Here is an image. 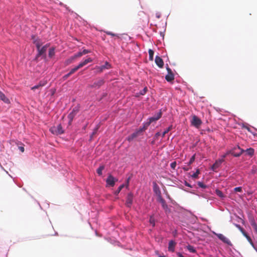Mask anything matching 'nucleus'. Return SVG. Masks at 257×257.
Segmentation results:
<instances>
[{"instance_id": "obj_41", "label": "nucleus", "mask_w": 257, "mask_h": 257, "mask_svg": "<svg viewBox=\"0 0 257 257\" xmlns=\"http://www.w3.org/2000/svg\"><path fill=\"white\" fill-rule=\"evenodd\" d=\"M236 227H237L242 233L244 234V233H245L244 231V229L242 227L240 226L239 224H235Z\"/></svg>"}, {"instance_id": "obj_48", "label": "nucleus", "mask_w": 257, "mask_h": 257, "mask_svg": "<svg viewBox=\"0 0 257 257\" xmlns=\"http://www.w3.org/2000/svg\"><path fill=\"white\" fill-rule=\"evenodd\" d=\"M166 69L168 72V74L173 73L171 69L168 66L166 68Z\"/></svg>"}, {"instance_id": "obj_2", "label": "nucleus", "mask_w": 257, "mask_h": 257, "mask_svg": "<svg viewBox=\"0 0 257 257\" xmlns=\"http://www.w3.org/2000/svg\"><path fill=\"white\" fill-rule=\"evenodd\" d=\"M162 114V113L161 111H160L155 114L153 116L150 117L148 119V121L145 123V129H147V128L150 125L152 122L156 121L157 120H159L161 117Z\"/></svg>"}, {"instance_id": "obj_24", "label": "nucleus", "mask_w": 257, "mask_h": 257, "mask_svg": "<svg viewBox=\"0 0 257 257\" xmlns=\"http://www.w3.org/2000/svg\"><path fill=\"white\" fill-rule=\"evenodd\" d=\"M55 48L51 47L49 50V57L52 58L55 55Z\"/></svg>"}, {"instance_id": "obj_42", "label": "nucleus", "mask_w": 257, "mask_h": 257, "mask_svg": "<svg viewBox=\"0 0 257 257\" xmlns=\"http://www.w3.org/2000/svg\"><path fill=\"white\" fill-rule=\"evenodd\" d=\"M147 91V88L145 87L142 90L140 91V94L144 95Z\"/></svg>"}, {"instance_id": "obj_52", "label": "nucleus", "mask_w": 257, "mask_h": 257, "mask_svg": "<svg viewBox=\"0 0 257 257\" xmlns=\"http://www.w3.org/2000/svg\"><path fill=\"white\" fill-rule=\"evenodd\" d=\"M145 124H144V127L143 128H140V130L138 132V133L139 132H142L145 131L146 130V129H145Z\"/></svg>"}, {"instance_id": "obj_38", "label": "nucleus", "mask_w": 257, "mask_h": 257, "mask_svg": "<svg viewBox=\"0 0 257 257\" xmlns=\"http://www.w3.org/2000/svg\"><path fill=\"white\" fill-rule=\"evenodd\" d=\"M216 193L218 196H219L220 197H223V194L222 192L219 190H216Z\"/></svg>"}, {"instance_id": "obj_40", "label": "nucleus", "mask_w": 257, "mask_h": 257, "mask_svg": "<svg viewBox=\"0 0 257 257\" xmlns=\"http://www.w3.org/2000/svg\"><path fill=\"white\" fill-rule=\"evenodd\" d=\"M150 222L153 226H155V219L153 217H151L150 219Z\"/></svg>"}, {"instance_id": "obj_17", "label": "nucleus", "mask_w": 257, "mask_h": 257, "mask_svg": "<svg viewBox=\"0 0 257 257\" xmlns=\"http://www.w3.org/2000/svg\"><path fill=\"white\" fill-rule=\"evenodd\" d=\"M163 208L164 209L166 213H168L171 212L170 209L169 208L167 204L166 203L165 200L163 202L161 203Z\"/></svg>"}, {"instance_id": "obj_59", "label": "nucleus", "mask_w": 257, "mask_h": 257, "mask_svg": "<svg viewBox=\"0 0 257 257\" xmlns=\"http://www.w3.org/2000/svg\"><path fill=\"white\" fill-rule=\"evenodd\" d=\"M183 169L185 170V171H188L189 168H183Z\"/></svg>"}, {"instance_id": "obj_46", "label": "nucleus", "mask_w": 257, "mask_h": 257, "mask_svg": "<svg viewBox=\"0 0 257 257\" xmlns=\"http://www.w3.org/2000/svg\"><path fill=\"white\" fill-rule=\"evenodd\" d=\"M40 87L39 86L38 84H37L31 88L32 90H35L36 89H40Z\"/></svg>"}, {"instance_id": "obj_16", "label": "nucleus", "mask_w": 257, "mask_h": 257, "mask_svg": "<svg viewBox=\"0 0 257 257\" xmlns=\"http://www.w3.org/2000/svg\"><path fill=\"white\" fill-rule=\"evenodd\" d=\"M92 61V59L91 58H88L86 59H85V60H84L83 61L80 62L78 65V67H79L80 68L83 67L84 66H85V65H86L87 64H88V63H90V62H91Z\"/></svg>"}, {"instance_id": "obj_49", "label": "nucleus", "mask_w": 257, "mask_h": 257, "mask_svg": "<svg viewBox=\"0 0 257 257\" xmlns=\"http://www.w3.org/2000/svg\"><path fill=\"white\" fill-rule=\"evenodd\" d=\"M98 129V127H97L94 130V131H93V133L92 134V135L91 136V137H92V136L94 135L96 133Z\"/></svg>"}, {"instance_id": "obj_44", "label": "nucleus", "mask_w": 257, "mask_h": 257, "mask_svg": "<svg viewBox=\"0 0 257 257\" xmlns=\"http://www.w3.org/2000/svg\"><path fill=\"white\" fill-rule=\"evenodd\" d=\"M198 185L199 187L202 188H205L206 187V186L202 182H199L198 183Z\"/></svg>"}, {"instance_id": "obj_20", "label": "nucleus", "mask_w": 257, "mask_h": 257, "mask_svg": "<svg viewBox=\"0 0 257 257\" xmlns=\"http://www.w3.org/2000/svg\"><path fill=\"white\" fill-rule=\"evenodd\" d=\"M238 149L239 150V152L236 153L234 151H233L231 153L232 155H233L234 157H239L242 154V153L244 151L243 150L240 149L239 147H238Z\"/></svg>"}, {"instance_id": "obj_34", "label": "nucleus", "mask_w": 257, "mask_h": 257, "mask_svg": "<svg viewBox=\"0 0 257 257\" xmlns=\"http://www.w3.org/2000/svg\"><path fill=\"white\" fill-rule=\"evenodd\" d=\"M80 68L78 67V66L77 65V66L75 67L74 68H73V69H72L69 72L70 74L71 75H72V74H73L74 72H75L77 70H78Z\"/></svg>"}, {"instance_id": "obj_63", "label": "nucleus", "mask_w": 257, "mask_h": 257, "mask_svg": "<svg viewBox=\"0 0 257 257\" xmlns=\"http://www.w3.org/2000/svg\"><path fill=\"white\" fill-rule=\"evenodd\" d=\"M255 232L257 234V227L254 229Z\"/></svg>"}, {"instance_id": "obj_47", "label": "nucleus", "mask_w": 257, "mask_h": 257, "mask_svg": "<svg viewBox=\"0 0 257 257\" xmlns=\"http://www.w3.org/2000/svg\"><path fill=\"white\" fill-rule=\"evenodd\" d=\"M108 35H109L111 38L114 37H118L115 33H107Z\"/></svg>"}, {"instance_id": "obj_13", "label": "nucleus", "mask_w": 257, "mask_h": 257, "mask_svg": "<svg viewBox=\"0 0 257 257\" xmlns=\"http://www.w3.org/2000/svg\"><path fill=\"white\" fill-rule=\"evenodd\" d=\"M176 244V243L174 240H170L169 242L168 250L171 252H174Z\"/></svg>"}, {"instance_id": "obj_10", "label": "nucleus", "mask_w": 257, "mask_h": 257, "mask_svg": "<svg viewBox=\"0 0 257 257\" xmlns=\"http://www.w3.org/2000/svg\"><path fill=\"white\" fill-rule=\"evenodd\" d=\"M133 195L132 193H130L128 194L126 200V203L125 204L128 207H130L133 203Z\"/></svg>"}, {"instance_id": "obj_33", "label": "nucleus", "mask_w": 257, "mask_h": 257, "mask_svg": "<svg viewBox=\"0 0 257 257\" xmlns=\"http://www.w3.org/2000/svg\"><path fill=\"white\" fill-rule=\"evenodd\" d=\"M47 83L46 80H42L39 82L38 85L40 87V88H42L43 86H45Z\"/></svg>"}, {"instance_id": "obj_7", "label": "nucleus", "mask_w": 257, "mask_h": 257, "mask_svg": "<svg viewBox=\"0 0 257 257\" xmlns=\"http://www.w3.org/2000/svg\"><path fill=\"white\" fill-rule=\"evenodd\" d=\"M215 234L217 236V237L219 239H220L224 243H226L229 245H232L231 241L222 234L215 233Z\"/></svg>"}, {"instance_id": "obj_35", "label": "nucleus", "mask_w": 257, "mask_h": 257, "mask_svg": "<svg viewBox=\"0 0 257 257\" xmlns=\"http://www.w3.org/2000/svg\"><path fill=\"white\" fill-rule=\"evenodd\" d=\"M195 159V155H194L190 158V161L188 162V165H190L191 164H192L194 162Z\"/></svg>"}, {"instance_id": "obj_32", "label": "nucleus", "mask_w": 257, "mask_h": 257, "mask_svg": "<svg viewBox=\"0 0 257 257\" xmlns=\"http://www.w3.org/2000/svg\"><path fill=\"white\" fill-rule=\"evenodd\" d=\"M124 185L123 184L121 185L117 189L115 192V194L117 195L120 191L121 190V189L124 187Z\"/></svg>"}, {"instance_id": "obj_43", "label": "nucleus", "mask_w": 257, "mask_h": 257, "mask_svg": "<svg viewBox=\"0 0 257 257\" xmlns=\"http://www.w3.org/2000/svg\"><path fill=\"white\" fill-rule=\"evenodd\" d=\"M234 190L235 192H241L242 191V188L241 187H235L234 189Z\"/></svg>"}, {"instance_id": "obj_56", "label": "nucleus", "mask_w": 257, "mask_h": 257, "mask_svg": "<svg viewBox=\"0 0 257 257\" xmlns=\"http://www.w3.org/2000/svg\"><path fill=\"white\" fill-rule=\"evenodd\" d=\"M19 149L20 150V151L22 152H24V148L23 147H19Z\"/></svg>"}, {"instance_id": "obj_37", "label": "nucleus", "mask_w": 257, "mask_h": 257, "mask_svg": "<svg viewBox=\"0 0 257 257\" xmlns=\"http://www.w3.org/2000/svg\"><path fill=\"white\" fill-rule=\"evenodd\" d=\"M82 55H83V54H82V52H78L77 53L75 54L73 56L74 58V59H75L76 58H77L78 57H81Z\"/></svg>"}, {"instance_id": "obj_27", "label": "nucleus", "mask_w": 257, "mask_h": 257, "mask_svg": "<svg viewBox=\"0 0 257 257\" xmlns=\"http://www.w3.org/2000/svg\"><path fill=\"white\" fill-rule=\"evenodd\" d=\"M149 59L153 61L154 59V51L152 49L149 50Z\"/></svg>"}, {"instance_id": "obj_1", "label": "nucleus", "mask_w": 257, "mask_h": 257, "mask_svg": "<svg viewBox=\"0 0 257 257\" xmlns=\"http://www.w3.org/2000/svg\"><path fill=\"white\" fill-rule=\"evenodd\" d=\"M137 21L139 24H148L149 21L148 17L143 12H140L137 18Z\"/></svg>"}, {"instance_id": "obj_61", "label": "nucleus", "mask_w": 257, "mask_h": 257, "mask_svg": "<svg viewBox=\"0 0 257 257\" xmlns=\"http://www.w3.org/2000/svg\"><path fill=\"white\" fill-rule=\"evenodd\" d=\"M185 185H186V186H187L190 187V185H189V184H188V183H185Z\"/></svg>"}, {"instance_id": "obj_8", "label": "nucleus", "mask_w": 257, "mask_h": 257, "mask_svg": "<svg viewBox=\"0 0 257 257\" xmlns=\"http://www.w3.org/2000/svg\"><path fill=\"white\" fill-rule=\"evenodd\" d=\"M225 157V155L223 156V158L221 159H219L216 160L215 163L212 166V170L214 171H216L217 169H218L221 165V164L224 162V158Z\"/></svg>"}, {"instance_id": "obj_11", "label": "nucleus", "mask_w": 257, "mask_h": 257, "mask_svg": "<svg viewBox=\"0 0 257 257\" xmlns=\"http://www.w3.org/2000/svg\"><path fill=\"white\" fill-rule=\"evenodd\" d=\"M104 80L102 79H99L95 81L91 85V87H99L104 84Z\"/></svg>"}, {"instance_id": "obj_45", "label": "nucleus", "mask_w": 257, "mask_h": 257, "mask_svg": "<svg viewBox=\"0 0 257 257\" xmlns=\"http://www.w3.org/2000/svg\"><path fill=\"white\" fill-rule=\"evenodd\" d=\"M83 55L86 54L90 52V51H89L88 50L84 49L82 52H81Z\"/></svg>"}, {"instance_id": "obj_22", "label": "nucleus", "mask_w": 257, "mask_h": 257, "mask_svg": "<svg viewBox=\"0 0 257 257\" xmlns=\"http://www.w3.org/2000/svg\"><path fill=\"white\" fill-rule=\"evenodd\" d=\"M138 136V132H135L132 134L131 136H130L127 138V140L129 142L133 141L135 138H137Z\"/></svg>"}, {"instance_id": "obj_60", "label": "nucleus", "mask_w": 257, "mask_h": 257, "mask_svg": "<svg viewBox=\"0 0 257 257\" xmlns=\"http://www.w3.org/2000/svg\"><path fill=\"white\" fill-rule=\"evenodd\" d=\"M160 135V133L159 132H158L156 134V137H158Z\"/></svg>"}, {"instance_id": "obj_31", "label": "nucleus", "mask_w": 257, "mask_h": 257, "mask_svg": "<svg viewBox=\"0 0 257 257\" xmlns=\"http://www.w3.org/2000/svg\"><path fill=\"white\" fill-rule=\"evenodd\" d=\"M187 248L188 249V250L191 252H195L196 251L195 249H194V248L193 247V246L190 245H189L188 246H187Z\"/></svg>"}, {"instance_id": "obj_36", "label": "nucleus", "mask_w": 257, "mask_h": 257, "mask_svg": "<svg viewBox=\"0 0 257 257\" xmlns=\"http://www.w3.org/2000/svg\"><path fill=\"white\" fill-rule=\"evenodd\" d=\"M157 200L160 202L161 203L162 202H163V201H165V200L162 198L161 194L157 195Z\"/></svg>"}, {"instance_id": "obj_29", "label": "nucleus", "mask_w": 257, "mask_h": 257, "mask_svg": "<svg viewBox=\"0 0 257 257\" xmlns=\"http://www.w3.org/2000/svg\"><path fill=\"white\" fill-rule=\"evenodd\" d=\"M200 174V171L199 169H197L195 173H194L193 175H192L191 177L194 179H196L198 178V175Z\"/></svg>"}, {"instance_id": "obj_23", "label": "nucleus", "mask_w": 257, "mask_h": 257, "mask_svg": "<svg viewBox=\"0 0 257 257\" xmlns=\"http://www.w3.org/2000/svg\"><path fill=\"white\" fill-rule=\"evenodd\" d=\"M245 151L246 154L250 156H252L254 152V149L251 148L246 149Z\"/></svg>"}, {"instance_id": "obj_28", "label": "nucleus", "mask_w": 257, "mask_h": 257, "mask_svg": "<svg viewBox=\"0 0 257 257\" xmlns=\"http://www.w3.org/2000/svg\"><path fill=\"white\" fill-rule=\"evenodd\" d=\"M172 129V125H170L167 128H166L165 131L162 134V137L164 138L166 134H167L169 131H170Z\"/></svg>"}, {"instance_id": "obj_50", "label": "nucleus", "mask_w": 257, "mask_h": 257, "mask_svg": "<svg viewBox=\"0 0 257 257\" xmlns=\"http://www.w3.org/2000/svg\"><path fill=\"white\" fill-rule=\"evenodd\" d=\"M71 75V74H70V73L69 72L68 74L65 75L64 76H63V78L64 79H67V78H68Z\"/></svg>"}, {"instance_id": "obj_26", "label": "nucleus", "mask_w": 257, "mask_h": 257, "mask_svg": "<svg viewBox=\"0 0 257 257\" xmlns=\"http://www.w3.org/2000/svg\"><path fill=\"white\" fill-rule=\"evenodd\" d=\"M101 66V69H109L110 68V65L107 62H105V64Z\"/></svg>"}, {"instance_id": "obj_15", "label": "nucleus", "mask_w": 257, "mask_h": 257, "mask_svg": "<svg viewBox=\"0 0 257 257\" xmlns=\"http://www.w3.org/2000/svg\"><path fill=\"white\" fill-rule=\"evenodd\" d=\"M153 191L157 196L161 194L160 188L156 183H153Z\"/></svg>"}, {"instance_id": "obj_57", "label": "nucleus", "mask_w": 257, "mask_h": 257, "mask_svg": "<svg viewBox=\"0 0 257 257\" xmlns=\"http://www.w3.org/2000/svg\"><path fill=\"white\" fill-rule=\"evenodd\" d=\"M98 71L99 72H101L103 71V69H101V66L98 67Z\"/></svg>"}, {"instance_id": "obj_4", "label": "nucleus", "mask_w": 257, "mask_h": 257, "mask_svg": "<svg viewBox=\"0 0 257 257\" xmlns=\"http://www.w3.org/2000/svg\"><path fill=\"white\" fill-rule=\"evenodd\" d=\"M50 131L54 135H61L64 133V130L60 124L56 126H53L50 128Z\"/></svg>"}, {"instance_id": "obj_64", "label": "nucleus", "mask_w": 257, "mask_h": 257, "mask_svg": "<svg viewBox=\"0 0 257 257\" xmlns=\"http://www.w3.org/2000/svg\"><path fill=\"white\" fill-rule=\"evenodd\" d=\"M160 35H161V36H163V37H164V33H160Z\"/></svg>"}, {"instance_id": "obj_39", "label": "nucleus", "mask_w": 257, "mask_h": 257, "mask_svg": "<svg viewBox=\"0 0 257 257\" xmlns=\"http://www.w3.org/2000/svg\"><path fill=\"white\" fill-rule=\"evenodd\" d=\"M176 165H177L176 162L175 161H174V162H173L171 163L170 166H171L172 169H175V168L176 167Z\"/></svg>"}, {"instance_id": "obj_30", "label": "nucleus", "mask_w": 257, "mask_h": 257, "mask_svg": "<svg viewBox=\"0 0 257 257\" xmlns=\"http://www.w3.org/2000/svg\"><path fill=\"white\" fill-rule=\"evenodd\" d=\"M75 60L74 58L73 57V56H72L71 57H70V58H69L68 59H67L66 61V65H69L70 64H71V63L73 62V61Z\"/></svg>"}, {"instance_id": "obj_3", "label": "nucleus", "mask_w": 257, "mask_h": 257, "mask_svg": "<svg viewBox=\"0 0 257 257\" xmlns=\"http://www.w3.org/2000/svg\"><path fill=\"white\" fill-rule=\"evenodd\" d=\"M50 46V44H47L43 46L42 48L41 47H38L37 49L38 54L37 55V58L43 56L44 58H46V52L47 48Z\"/></svg>"}, {"instance_id": "obj_6", "label": "nucleus", "mask_w": 257, "mask_h": 257, "mask_svg": "<svg viewBox=\"0 0 257 257\" xmlns=\"http://www.w3.org/2000/svg\"><path fill=\"white\" fill-rule=\"evenodd\" d=\"M201 124V120L197 116L193 115L191 120V124L196 128H199Z\"/></svg>"}, {"instance_id": "obj_25", "label": "nucleus", "mask_w": 257, "mask_h": 257, "mask_svg": "<svg viewBox=\"0 0 257 257\" xmlns=\"http://www.w3.org/2000/svg\"><path fill=\"white\" fill-rule=\"evenodd\" d=\"M104 169V166L103 165L100 166L96 170L97 173L98 174V175L101 176L102 174V171Z\"/></svg>"}, {"instance_id": "obj_18", "label": "nucleus", "mask_w": 257, "mask_h": 257, "mask_svg": "<svg viewBox=\"0 0 257 257\" xmlns=\"http://www.w3.org/2000/svg\"><path fill=\"white\" fill-rule=\"evenodd\" d=\"M165 79L168 82H171L174 79V74H167V75L165 76Z\"/></svg>"}, {"instance_id": "obj_21", "label": "nucleus", "mask_w": 257, "mask_h": 257, "mask_svg": "<svg viewBox=\"0 0 257 257\" xmlns=\"http://www.w3.org/2000/svg\"><path fill=\"white\" fill-rule=\"evenodd\" d=\"M0 99L6 103H9V100L7 98L5 94L0 91Z\"/></svg>"}, {"instance_id": "obj_54", "label": "nucleus", "mask_w": 257, "mask_h": 257, "mask_svg": "<svg viewBox=\"0 0 257 257\" xmlns=\"http://www.w3.org/2000/svg\"><path fill=\"white\" fill-rule=\"evenodd\" d=\"M256 224L255 222V221L253 220V219H252L251 221H250V224L251 225H253V224Z\"/></svg>"}, {"instance_id": "obj_14", "label": "nucleus", "mask_w": 257, "mask_h": 257, "mask_svg": "<svg viewBox=\"0 0 257 257\" xmlns=\"http://www.w3.org/2000/svg\"><path fill=\"white\" fill-rule=\"evenodd\" d=\"M77 110L73 109V110L68 114V118L69 119V123H71L74 118V117L75 116V115L77 113Z\"/></svg>"}, {"instance_id": "obj_5", "label": "nucleus", "mask_w": 257, "mask_h": 257, "mask_svg": "<svg viewBox=\"0 0 257 257\" xmlns=\"http://www.w3.org/2000/svg\"><path fill=\"white\" fill-rule=\"evenodd\" d=\"M31 39L32 42L34 44H35L38 48L39 47H41V46L43 44L44 41L37 35H32L31 37Z\"/></svg>"}, {"instance_id": "obj_55", "label": "nucleus", "mask_w": 257, "mask_h": 257, "mask_svg": "<svg viewBox=\"0 0 257 257\" xmlns=\"http://www.w3.org/2000/svg\"><path fill=\"white\" fill-rule=\"evenodd\" d=\"M177 255L178 257H184L180 252H177Z\"/></svg>"}, {"instance_id": "obj_12", "label": "nucleus", "mask_w": 257, "mask_h": 257, "mask_svg": "<svg viewBox=\"0 0 257 257\" xmlns=\"http://www.w3.org/2000/svg\"><path fill=\"white\" fill-rule=\"evenodd\" d=\"M155 63L160 68H163L164 66V61L159 56H157L155 58Z\"/></svg>"}, {"instance_id": "obj_9", "label": "nucleus", "mask_w": 257, "mask_h": 257, "mask_svg": "<svg viewBox=\"0 0 257 257\" xmlns=\"http://www.w3.org/2000/svg\"><path fill=\"white\" fill-rule=\"evenodd\" d=\"M117 181V179L114 178L112 175H109L106 179V182L109 186L113 187L115 184V182Z\"/></svg>"}, {"instance_id": "obj_51", "label": "nucleus", "mask_w": 257, "mask_h": 257, "mask_svg": "<svg viewBox=\"0 0 257 257\" xmlns=\"http://www.w3.org/2000/svg\"><path fill=\"white\" fill-rule=\"evenodd\" d=\"M155 16L157 18L159 19L161 17V14L159 13H157Z\"/></svg>"}, {"instance_id": "obj_58", "label": "nucleus", "mask_w": 257, "mask_h": 257, "mask_svg": "<svg viewBox=\"0 0 257 257\" xmlns=\"http://www.w3.org/2000/svg\"><path fill=\"white\" fill-rule=\"evenodd\" d=\"M251 226L253 227V229H254L256 228H257V224H253V225H251Z\"/></svg>"}, {"instance_id": "obj_62", "label": "nucleus", "mask_w": 257, "mask_h": 257, "mask_svg": "<svg viewBox=\"0 0 257 257\" xmlns=\"http://www.w3.org/2000/svg\"><path fill=\"white\" fill-rule=\"evenodd\" d=\"M255 232L257 234V227L254 229Z\"/></svg>"}, {"instance_id": "obj_19", "label": "nucleus", "mask_w": 257, "mask_h": 257, "mask_svg": "<svg viewBox=\"0 0 257 257\" xmlns=\"http://www.w3.org/2000/svg\"><path fill=\"white\" fill-rule=\"evenodd\" d=\"M243 235L247 238L251 245L255 249V250H257V248L254 246V243H253L251 238L246 233H244Z\"/></svg>"}, {"instance_id": "obj_53", "label": "nucleus", "mask_w": 257, "mask_h": 257, "mask_svg": "<svg viewBox=\"0 0 257 257\" xmlns=\"http://www.w3.org/2000/svg\"><path fill=\"white\" fill-rule=\"evenodd\" d=\"M256 224L255 222V221L253 220V219H252L251 221H250V224L251 225H253V224Z\"/></svg>"}]
</instances>
